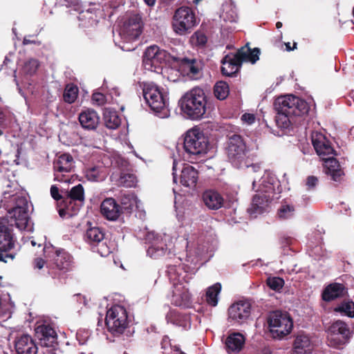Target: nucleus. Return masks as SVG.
<instances>
[{
  "label": "nucleus",
  "mask_w": 354,
  "mask_h": 354,
  "mask_svg": "<svg viewBox=\"0 0 354 354\" xmlns=\"http://www.w3.org/2000/svg\"><path fill=\"white\" fill-rule=\"evenodd\" d=\"M244 343L245 338L241 334H232L225 340L226 350L230 354L238 353L242 349Z\"/></svg>",
  "instance_id": "34"
},
{
  "label": "nucleus",
  "mask_w": 354,
  "mask_h": 354,
  "mask_svg": "<svg viewBox=\"0 0 354 354\" xmlns=\"http://www.w3.org/2000/svg\"><path fill=\"white\" fill-rule=\"evenodd\" d=\"M45 261L41 258H37L34 261L35 268L41 269L44 266Z\"/></svg>",
  "instance_id": "56"
},
{
  "label": "nucleus",
  "mask_w": 354,
  "mask_h": 354,
  "mask_svg": "<svg viewBox=\"0 0 354 354\" xmlns=\"http://www.w3.org/2000/svg\"><path fill=\"white\" fill-rule=\"evenodd\" d=\"M191 42L194 45L203 46L207 42V37H206L205 35L203 32H196L191 37Z\"/></svg>",
  "instance_id": "50"
},
{
  "label": "nucleus",
  "mask_w": 354,
  "mask_h": 354,
  "mask_svg": "<svg viewBox=\"0 0 354 354\" xmlns=\"http://www.w3.org/2000/svg\"><path fill=\"white\" fill-rule=\"evenodd\" d=\"M274 106L277 112L276 124L282 129H286L290 127L294 116L303 115L308 111L307 103L292 95L277 97L274 101Z\"/></svg>",
  "instance_id": "4"
},
{
  "label": "nucleus",
  "mask_w": 354,
  "mask_h": 354,
  "mask_svg": "<svg viewBox=\"0 0 354 354\" xmlns=\"http://www.w3.org/2000/svg\"><path fill=\"white\" fill-rule=\"evenodd\" d=\"M230 89L228 84L223 81L218 82L214 87L215 97L220 100H225L229 95Z\"/></svg>",
  "instance_id": "43"
},
{
  "label": "nucleus",
  "mask_w": 354,
  "mask_h": 354,
  "mask_svg": "<svg viewBox=\"0 0 354 354\" xmlns=\"http://www.w3.org/2000/svg\"><path fill=\"white\" fill-rule=\"evenodd\" d=\"M68 200L69 204L66 205V210H59V213L61 216H63L65 213L72 216L79 210V205H73V203L77 201L82 205L84 201V190L81 184L74 186L71 189L68 194Z\"/></svg>",
  "instance_id": "25"
},
{
  "label": "nucleus",
  "mask_w": 354,
  "mask_h": 354,
  "mask_svg": "<svg viewBox=\"0 0 354 354\" xmlns=\"http://www.w3.org/2000/svg\"><path fill=\"white\" fill-rule=\"evenodd\" d=\"M327 333L328 339L333 346L342 344L351 335L348 325L340 320L333 322L328 328Z\"/></svg>",
  "instance_id": "19"
},
{
  "label": "nucleus",
  "mask_w": 354,
  "mask_h": 354,
  "mask_svg": "<svg viewBox=\"0 0 354 354\" xmlns=\"http://www.w3.org/2000/svg\"><path fill=\"white\" fill-rule=\"evenodd\" d=\"M143 96L147 104L159 118H166L169 115L168 97L163 89L152 82L145 83Z\"/></svg>",
  "instance_id": "8"
},
{
  "label": "nucleus",
  "mask_w": 354,
  "mask_h": 354,
  "mask_svg": "<svg viewBox=\"0 0 354 354\" xmlns=\"http://www.w3.org/2000/svg\"><path fill=\"white\" fill-rule=\"evenodd\" d=\"M184 244L186 245L185 255H180L178 259L181 261H185L183 264L187 270L183 271L184 268L181 266H170L168 267L167 272L174 286L171 303L176 306L189 308L192 304V298L184 282L187 283V272H194L196 270L200 261L201 252L196 250L194 243L186 239Z\"/></svg>",
  "instance_id": "1"
},
{
  "label": "nucleus",
  "mask_w": 354,
  "mask_h": 354,
  "mask_svg": "<svg viewBox=\"0 0 354 354\" xmlns=\"http://www.w3.org/2000/svg\"><path fill=\"white\" fill-rule=\"evenodd\" d=\"M178 63L179 71L192 80H198L202 77V64L196 59L174 58Z\"/></svg>",
  "instance_id": "20"
},
{
  "label": "nucleus",
  "mask_w": 354,
  "mask_h": 354,
  "mask_svg": "<svg viewBox=\"0 0 354 354\" xmlns=\"http://www.w3.org/2000/svg\"><path fill=\"white\" fill-rule=\"evenodd\" d=\"M0 209L6 211V217L1 218L15 225L19 230H32L29 223L28 201L21 193L11 194L4 192L0 201Z\"/></svg>",
  "instance_id": "3"
},
{
  "label": "nucleus",
  "mask_w": 354,
  "mask_h": 354,
  "mask_svg": "<svg viewBox=\"0 0 354 354\" xmlns=\"http://www.w3.org/2000/svg\"><path fill=\"white\" fill-rule=\"evenodd\" d=\"M270 332L273 338L281 339L290 333L293 323L286 313L274 311L268 317Z\"/></svg>",
  "instance_id": "12"
},
{
  "label": "nucleus",
  "mask_w": 354,
  "mask_h": 354,
  "mask_svg": "<svg viewBox=\"0 0 354 354\" xmlns=\"http://www.w3.org/2000/svg\"><path fill=\"white\" fill-rule=\"evenodd\" d=\"M33 43H35V42L32 40L28 39L26 37L24 38L23 44L24 45H28V44H33Z\"/></svg>",
  "instance_id": "57"
},
{
  "label": "nucleus",
  "mask_w": 354,
  "mask_h": 354,
  "mask_svg": "<svg viewBox=\"0 0 354 354\" xmlns=\"http://www.w3.org/2000/svg\"><path fill=\"white\" fill-rule=\"evenodd\" d=\"M221 18L225 22H236L238 18L236 10L231 6H225L221 15Z\"/></svg>",
  "instance_id": "47"
},
{
  "label": "nucleus",
  "mask_w": 354,
  "mask_h": 354,
  "mask_svg": "<svg viewBox=\"0 0 354 354\" xmlns=\"http://www.w3.org/2000/svg\"><path fill=\"white\" fill-rule=\"evenodd\" d=\"M58 4L66 7H73L75 10L77 11L80 8L79 0H57Z\"/></svg>",
  "instance_id": "51"
},
{
  "label": "nucleus",
  "mask_w": 354,
  "mask_h": 354,
  "mask_svg": "<svg viewBox=\"0 0 354 354\" xmlns=\"http://www.w3.org/2000/svg\"><path fill=\"white\" fill-rule=\"evenodd\" d=\"M221 290V285L219 283H216L213 286L208 288L206 292V301L207 302L212 306H216L218 304V295Z\"/></svg>",
  "instance_id": "40"
},
{
  "label": "nucleus",
  "mask_w": 354,
  "mask_h": 354,
  "mask_svg": "<svg viewBox=\"0 0 354 354\" xmlns=\"http://www.w3.org/2000/svg\"><path fill=\"white\" fill-rule=\"evenodd\" d=\"M31 243H32V245H36V243L34 241H32Z\"/></svg>",
  "instance_id": "63"
},
{
  "label": "nucleus",
  "mask_w": 354,
  "mask_h": 354,
  "mask_svg": "<svg viewBox=\"0 0 354 354\" xmlns=\"http://www.w3.org/2000/svg\"><path fill=\"white\" fill-rule=\"evenodd\" d=\"M50 195L56 201H58L62 198L61 195L59 194V189L56 185L51 186Z\"/></svg>",
  "instance_id": "55"
},
{
  "label": "nucleus",
  "mask_w": 354,
  "mask_h": 354,
  "mask_svg": "<svg viewBox=\"0 0 354 354\" xmlns=\"http://www.w3.org/2000/svg\"><path fill=\"white\" fill-rule=\"evenodd\" d=\"M169 236H163L155 232H149L146 235V240L151 244L147 250V255L151 258L157 259L167 254L168 248L166 244Z\"/></svg>",
  "instance_id": "18"
},
{
  "label": "nucleus",
  "mask_w": 354,
  "mask_h": 354,
  "mask_svg": "<svg viewBox=\"0 0 354 354\" xmlns=\"http://www.w3.org/2000/svg\"><path fill=\"white\" fill-rule=\"evenodd\" d=\"M286 48H287V49H288V50H291V48H290V43H288V44H286Z\"/></svg>",
  "instance_id": "62"
},
{
  "label": "nucleus",
  "mask_w": 354,
  "mask_h": 354,
  "mask_svg": "<svg viewBox=\"0 0 354 354\" xmlns=\"http://www.w3.org/2000/svg\"><path fill=\"white\" fill-rule=\"evenodd\" d=\"M281 26H282V23H281V22L278 21V22L276 24V27H277V28H281Z\"/></svg>",
  "instance_id": "60"
},
{
  "label": "nucleus",
  "mask_w": 354,
  "mask_h": 354,
  "mask_svg": "<svg viewBox=\"0 0 354 354\" xmlns=\"http://www.w3.org/2000/svg\"><path fill=\"white\" fill-rule=\"evenodd\" d=\"M250 310L251 304L249 301H239L230 307L229 318L237 324H242L250 317Z\"/></svg>",
  "instance_id": "24"
},
{
  "label": "nucleus",
  "mask_w": 354,
  "mask_h": 354,
  "mask_svg": "<svg viewBox=\"0 0 354 354\" xmlns=\"http://www.w3.org/2000/svg\"><path fill=\"white\" fill-rule=\"evenodd\" d=\"M39 66V62L36 59H29L24 64L21 73L24 76H32L35 75Z\"/></svg>",
  "instance_id": "41"
},
{
  "label": "nucleus",
  "mask_w": 354,
  "mask_h": 354,
  "mask_svg": "<svg viewBox=\"0 0 354 354\" xmlns=\"http://www.w3.org/2000/svg\"><path fill=\"white\" fill-rule=\"evenodd\" d=\"M311 140L317 154L323 160L333 156L335 150L326 136L319 131H314L311 135Z\"/></svg>",
  "instance_id": "22"
},
{
  "label": "nucleus",
  "mask_w": 354,
  "mask_h": 354,
  "mask_svg": "<svg viewBox=\"0 0 354 354\" xmlns=\"http://www.w3.org/2000/svg\"><path fill=\"white\" fill-rule=\"evenodd\" d=\"M174 58L166 50L153 45L145 50L142 62L146 70L158 73L161 72L163 66Z\"/></svg>",
  "instance_id": "11"
},
{
  "label": "nucleus",
  "mask_w": 354,
  "mask_h": 354,
  "mask_svg": "<svg viewBox=\"0 0 354 354\" xmlns=\"http://www.w3.org/2000/svg\"><path fill=\"white\" fill-rule=\"evenodd\" d=\"M203 201L209 209H218L224 203V198L217 191L208 189L203 192Z\"/></svg>",
  "instance_id": "31"
},
{
  "label": "nucleus",
  "mask_w": 354,
  "mask_h": 354,
  "mask_svg": "<svg viewBox=\"0 0 354 354\" xmlns=\"http://www.w3.org/2000/svg\"><path fill=\"white\" fill-rule=\"evenodd\" d=\"M15 350L17 354H37V346L28 335H23L15 342Z\"/></svg>",
  "instance_id": "28"
},
{
  "label": "nucleus",
  "mask_w": 354,
  "mask_h": 354,
  "mask_svg": "<svg viewBox=\"0 0 354 354\" xmlns=\"http://www.w3.org/2000/svg\"><path fill=\"white\" fill-rule=\"evenodd\" d=\"M73 167L74 160L70 154L64 153L59 156L54 162V180L59 182H68L69 178L64 174H62V173H68L71 171Z\"/></svg>",
  "instance_id": "21"
},
{
  "label": "nucleus",
  "mask_w": 354,
  "mask_h": 354,
  "mask_svg": "<svg viewBox=\"0 0 354 354\" xmlns=\"http://www.w3.org/2000/svg\"><path fill=\"white\" fill-rule=\"evenodd\" d=\"M252 188L257 193L253 196L248 212L255 218L266 212L271 201L278 198L275 195L279 194V181L272 173L266 171L259 180H253Z\"/></svg>",
  "instance_id": "2"
},
{
  "label": "nucleus",
  "mask_w": 354,
  "mask_h": 354,
  "mask_svg": "<svg viewBox=\"0 0 354 354\" xmlns=\"http://www.w3.org/2000/svg\"><path fill=\"white\" fill-rule=\"evenodd\" d=\"M105 320L109 331L114 335L122 334L129 324L127 311L121 305H113L109 308Z\"/></svg>",
  "instance_id": "9"
},
{
  "label": "nucleus",
  "mask_w": 354,
  "mask_h": 354,
  "mask_svg": "<svg viewBox=\"0 0 354 354\" xmlns=\"http://www.w3.org/2000/svg\"><path fill=\"white\" fill-rule=\"evenodd\" d=\"M323 160L326 174L330 176L334 181H340L344 172L338 161L333 156H330Z\"/></svg>",
  "instance_id": "32"
},
{
  "label": "nucleus",
  "mask_w": 354,
  "mask_h": 354,
  "mask_svg": "<svg viewBox=\"0 0 354 354\" xmlns=\"http://www.w3.org/2000/svg\"><path fill=\"white\" fill-rule=\"evenodd\" d=\"M317 182L318 179L315 176H308L306 180V186L309 189H313L317 185Z\"/></svg>",
  "instance_id": "54"
},
{
  "label": "nucleus",
  "mask_w": 354,
  "mask_h": 354,
  "mask_svg": "<svg viewBox=\"0 0 354 354\" xmlns=\"http://www.w3.org/2000/svg\"><path fill=\"white\" fill-rule=\"evenodd\" d=\"M207 145V138L199 128L194 127L186 132L184 149L190 157L206 153Z\"/></svg>",
  "instance_id": "10"
},
{
  "label": "nucleus",
  "mask_w": 354,
  "mask_h": 354,
  "mask_svg": "<svg viewBox=\"0 0 354 354\" xmlns=\"http://www.w3.org/2000/svg\"><path fill=\"white\" fill-rule=\"evenodd\" d=\"M295 351L298 354H310L313 344L308 336L301 334L297 336L294 343Z\"/></svg>",
  "instance_id": "35"
},
{
  "label": "nucleus",
  "mask_w": 354,
  "mask_h": 354,
  "mask_svg": "<svg viewBox=\"0 0 354 354\" xmlns=\"http://www.w3.org/2000/svg\"><path fill=\"white\" fill-rule=\"evenodd\" d=\"M92 100L97 102L98 105L103 104L106 101L105 96L100 93H95L93 94Z\"/></svg>",
  "instance_id": "53"
},
{
  "label": "nucleus",
  "mask_w": 354,
  "mask_h": 354,
  "mask_svg": "<svg viewBox=\"0 0 354 354\" xmlns=\"http://www.w3.org/2000/svg\"><path fill=\"white\" fill-rule=\"evenodd\" d=\"M182 112L192 120L201 119L206 112L207 99L205 91L195 87L186 93L180 100Z\"/></svg>",
  "instance_id": "6"
},
{
  "label": "nucleus",
  "mask_w": 354,
  "mask_h": 354,
  "mask_svg": "<svg viewBox=\"0 0 354 354\" xmlns=\"http://www.w3.org/2000/svg\"><path fill=\"white\" fill-rule=\"evenodd\" d=\"M335 311L351 318L354 317V303L353 301L342 303L335 308Z\"/></svg>",
  "instance_id": "46"
},
{
  "label": "nucleus",
  "mask_w": 354,
  "mask_h": 354,
  "mask_svg": "<svg viewBox=\"0 0 354 354\" xmlns=\"http://www.w3.org/2000/svg\"><path fill=\"white\" fill-rule=\"evenodd\" d=\"M344 286L338 283L328 285L322 293V298L324 301H330L343 295Z\"/></svg>",
  "instance_id": "36"
},
{
  "label": "nucleus",
  "mask_w": 354,
  "mask_h": 354,
  "mask_svg": "<svg viewBox=\"0 0 354 354\" xmlns=\"http://www.w3.org/2000/svg\"><path fill=\"white\" fill-rule=\"evenodd\" d=\"M268 286L275 291H279L284 285V281L280 277H269L267 279Z\"/></svg>",
  "instance_id": "49"
},
{
  "label": "nucleus",
  "mask_w": 354,
  "mask_h": 354,
  "mask_svg": "<svg viewBox=\"0 0 354 354\" xmlns=\"http://www.w3.org/2000/svg\"><path fill=\"white\" fill-rule=\"evenodd\" d=\"M246 145L243 138L237 134L229 136L225 153L229 161L236 168L247 167L250 171L256 173L260 170L258 165L249 166L245 161Z\"/></svg>",
  "instance_id": "7"
},
{
  "label": "nucleus",
  "mask_w": 354,
  "mask_h": 354,
  "mask_svg": "<svg viewBox=\"0 0 354 354\" xmlns=\"http://www.w3.org/2000/svg\"><path fill=\"white\" fill-rule=\"evenodd\" d=\"M143 23L142 17L138 14H132L124 21L122 26L118 30V37L121 41H118L117 37L113 35L114 41L121 49L130 51L135 48L130 44L136 41L142 31Z\"/></svg>",
  "instance_id": "5"
},
{
  "label": "nucleus",
  "mask_w": 354,
  "mask_h": 354,
  "mask_svg": "<svg viewBox=\"0 0 354 354\" xmlns=\"http://www.w3.org/2000/svg\"><path fill=\"white\" fill-rule=\"evenodd\" d=\"M178 171L180 172L179 177L181 185L187 187H193L196 185L198 180V171L194 167L174 160L172 167L174 183H177Z\"/></svg>",
  "instance_id": "15"
},
{
  "label": "nucleus",
  "mask_w": 354,
  "mask_h": 354,
  "mask_svg": "<svg viewBox=\"0 0 354 354\" xmlns=\"http://www.w3.org/2000/svg\"><path fill=\"white\" fill-rule=\"evenodd\" d=\"M139 202L136 196L133 193L124 194L121 196V203L127 209L132 210L134 207L138 208Z\"/></svg>",
  "instance_id": "42"
},
{
  "label": "nucleus",
  "mask_w": 354,
  "mask_h": 354,
  "mask_svg": "<svg viewBox=\"0 0 354 354\" xmlns=\"http://www.w3.org/2000/svg\"><path fill=\"white\" fill-rule=\"evenodd\" d=\"M102 0V10L89 8L86 10H83L79 13L77 17L80 21L79 26L82 28H90L95 26L100 19L104 17L105 14L104 12L109 8H115L116 3L112 1L109 2H104Z\"/></svg>",
  "instance_id": "17"
},
{
  "label": "nucleus",
  "mask_w": 354,
  "mask_h": 354,
  "mask_svg": "<svg viewBox=\"0 0 354 354\" xmlns=\"http://www.w3.org/2000/svg\"><path fill=\"white\" fill-rule=\"evenodd\" d=\"M241 119L243 123L250 125L255 122L256 118L253 113H245L242 115Z\"/></svg>",
  "instance_id": "52"
},
{
  "label": "nucleus",
  "mask_w": 354,
  "mask_h": 354,
  "mask_svg": "<svg viewBox=\"0 0 354 354\" xmlns=\"http://www.w3.org/2000/svg\"><path fill=\"white\" fill-rule=\"evenodd\" d=\"M84 239L90 244L93 250L98 252L102 257H106L111 252L109 245V240L105 238L103 231L97 227L88 229Z\"/></svg>",
  "instance_id": "16"
},
{
  "label": "nucleus",
  "mask_w": 354,
  "mask_h": 354,
  "mask_svg": "<svg viewBox=\"0 0 354 354\" xmlns=\"http://www.w3.org/2000/svg\"><path fill=\"white\" fill-rule=\"evenodd\" d=\"M103 115L104 124L107 128L115 129L120 125L121 119L115 111L110 108H106L104 110Z\"/></svg>",
  "instance_id": "37"
},
{
  "label": "nucleus",
  "mask_w": 354,
  "mask_h": 354,
  "mask_svg": "<svg viewBox=\"0 0 354 354\" xmlns=\"http://www.w3.org/2000/svg\"><path fill=\"white\" fill-rule=\"evenodd\" d=\"M103 216L109 221H116L121 213L120 205L112 198L104 200L100 206Z\"/></svg>",
  "instance_id": "29"
},
{
  "label": "nucleus",
  "mask_w": 354,
  "mask_h": 354,
  "mask_svg": "<svg viewBox=\"0 0 354 354\" xmlns=\"http://www.w3.org/2000/svg\"><path fill=\"white\" fill-rule=\"evenodd\" d=\"M144 1L149 6H153L156 3V0H144Z\"/></svg>",
  "instance_id": "58"
},
{
  "label": "nucleus",
  "mask_w": 354,
  "mask_h": 354,
  "mask_svg": "<svg viewBox=\"0 0 354 354\" xmlns=\"http://www.w3.org/2000/svg\"><path fill=\"white\" fill-rule=\"evenodd\" d=\"M119 183L126 187H132L136 185L137 179L133 174H124L120 176Z\"/></svg>",
  "instance_id": "48"
},
{
  "label": "nucleus",
  "mask_w": 354,
  "mask_h": 354,
  "mask_svg": "<svg viewBox=\"0 0 354 354\" xmlns=\"http://www.w3.org/2000/svg\"><path fill=\"white\" fill-rule=\"evenodd\" d=\"M221 72L226 76H232L238 72L241 65V59L236 54H228L222 60Z\"/></svg>",
  "instance_id": "27"
},
{
  "label": "nucleus",
  "mask_w": 354,
  "mask_h": 354,
  "mask_svg": "<svg viewBox=\"0 0 354 354\" xmlns=\"http://www.w3.org/2000/svg\"><path fill=\"white\" fill-rule=\"evenodd\" d=\"M196 25V15L192 8L182 6L175 11L172 19V28L177 35H186Z\"/></svg>",
  "instance_id": "13"
},
{
  "label": "nucleus",
  "mask_w": 354,
  "mask_h": 354,
  "mask_svg": "<svg viewBox=\"0 0 354 354\" xmlns=\"http://www.w3.org/2000/svg\"><path fill=\"white\" fill-rule=\"evenodd\" d=\"M35 337L44 346H50L55 342L57 334L50 324L44 322H37L35 328Z\"/></svg>",
  "instance_id": "23"
},
{
  "label": "nucleus",
  "mask_w": 354,
  "mask_h": 354,
  "mask_svg": "<svg viewBox=\"0 0 354 354\" xmlns=\"http://www.w3.org/2000/svg\"><path fill=\"white\" fill-rule=\"evenodd\" d=\"M201 1L202 0H192V3L196 5V4L199 3V2Z\"/></svg>",
  "instance_id": "61"
},
{
  "label": "nucleus",
  "mask_w": 354,
  "mask_h": 354,
  "mask_svg": "<svg viewBox=\"0 0 354 354\" xmlns=\"http://www.w3.org/2000/svg\"><path fill=\"white\" fill-rule=\"evenodd\" d=\"M295 207L286 202L283 203L278 209V216L281 219H288L295 214Z\"/></svg>",
  "instance_id": "45"
},
{
  "label": "nucleus",
  "mask_w": 354,
  "mask_h": 354,
  "mask_svg": "<svg viewBox=\"0 0 354 354\" xmlns=\"http://www.w3.org/2000/svg\"><path fill=\"white\" fill-rule=\"evenodd\" d=\"M10 223L0 218V261L7 263L15 259L14 254H7L15 246V239Z\"/></svg>",
  "instance_id": "14"
},
{
  "label": "nucleus",
  "mask_w": 354,
  "mask_h": 354,
  "mask_svg": "<svg viewBox=\"0 0 354 354\" xmlns=\"http://www.w3.org/2000/svg\"><path fill=\"white\" fill-rule=\"evenodd\" d=\"M168 311L165 315V319L167 324H171L175 326L180 327L184 330L190 328L191 322L188 315L183 313L180 310L167 307Z\"/></svg>",
  "instance_id": "26"
},
{
  "label": "nucleus",
  "mask_w": 354,
  "mask_h": 354,
  "mask_svg": "<svg viewBox=\"0 0 354 354\" xmlns=\"http://www.w3.org/2000/svg\"><path fill=\"white\" fill-rule=\"evenodd\" d=\"M78 118L81 126L88 130L96 129L100 121L97 112L90 109L82 111Z\"/></svg>",
  "instance_id": "30"
},
{
  "label": "nucleus",
  "mask_w": 354,
  "mask_h": 354,
  "mask_svg": "<svg viewBox=\"0 0 354 354\" xmlns=\"http://www.w3.org/2000/svg\"><path fill=\"white\" fill-rule=\"evenodd\" d=\"M54 253L53 261L56 267L59 270H69L73 263L71 255L63 249L56 250Z\"/></svg>",
  "instance_id": "33"
},
{
  "label": "nucleus",
  "mask_w": 354,
  "mask_h": 354,
  "mask_svg": "<svg viewBox=\"0 0 354 354\" xmlns=\"http://www.w3.org/2000/svg\"><path fill=\"white\" fill-rule=\"evenodd\" d=\"M78 95V88L77 86L73 85V84H68L64 90V100L68 103L72 104L73 103Z\"/></svg>",
  "instance_id": "44"
},
{
  "label": "nucleus",
  "mask_w": 354,
  "mask_h": 354,
  "mask_svg": "<svg viewBox=\"0 0 354 354\" xmlns=\"http://www.w3.org/2000/svg\"><path fill=\"white\" fill-rule=\"evenodd\" d=\"M85 176L89 181L97 182L104 180L106 174L103 168L100 167H92L86 170Z\"/></svg>",
  "instance_id": "39"
},
{
  "label": "nucleus",
  "mask_w": 354,
  "mask_h": 354,
  "mask_svg": "<svg viewBox=\"0 0 354 354\" xmlns=\"http://www.w3.org/2000/svg\"><path fill=\"white\" fill-rule=\"evenodd\" d=\"M173 350L175 352V354H184V353L176 346H174Z\"/></svg>",
  "instance_id": "59"
},
{
  "label": "nucleus",
  "mask_w": 354,
  "mask_h": 354,
  "mask_svg": "<svg viewBox=\"0 0 354 354\" xmlns=\"http://www.w3.org/2000/svg\"><path fill=\"white\" fill-rule=\"evenodd\" d=\"M239 57L243 62H250L254 64L259 58L260 51L259 48H254L252 50L247 48H242L237 52Z\"/></svg>",
  "instance_id": "38"
},
{
  "label": "nucleus",
  "mask_w": 354,
  "mask_h": 354,
  "mask_svg": "<svg viewBox=\"0 0 354 354\" xmlns=\"http://www.w3.org/2000/svg\"><path fill=\"white\" fill-rule=\"evenodd\" d=\"M352 15H353V17H354V7H353V10H352Z\"/></svg>",
  "instance_id": "64"
}]
</instances>
